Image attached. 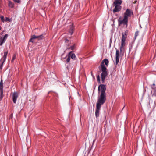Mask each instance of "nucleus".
<instances>
[{
  "instance_id": "obj_1",
  "label": "nucleus",
  "mask_w": 156,
  "mask_h": 156,
  "mask_svg": "<svg viewBox=\"0 0 156 156\" xmlns=\"http://www.w3.org/2000/svg\"><path fill=\"white\" fill-rule=\"evenodd\" d=\"M106 90L105 86L104 85L101 84L98 87V90L101 93V94L96 105L95 115L97 118L99 115V112L101 105L105 103L106 100V94L105 92Z\"/></svg>"
},
{
  "instance_id": "obj_2",
  "label": "nucleus",
  "mask_w": 156,
  "mask_h": 156,
  "mask_svg": "<svg viewBox=\"0 0 156 156\" xmlns=\"http://www.w3.org/2000/svg\"><path fill=\"white\" fill-rule=\"evenodd\" d=\"M131 14H133V12H131L129 9H127L124 13L123 19H121V18L120 17L118 20L119 26H120L121 24H123V25H126V27H127L128 26V17L131 16Z\"/></svg>"
},
{
  "instance_id": "obj_3",
  "label": "nucleus",
  "mask_w": 156,
  "mask_h": 156,
  "mask_svg": "<svg viewBox=\"0 0 156 156\" xmlns=\"http://www.w3.org/2000/svg\"><path fill=\"white\" fill-rule=\"evenodd\" d=\"M109 61L108 59L105 58L103 60L101 65V69L102 72L101 73V80L103 82H104L106 77L108 75L107 69L105 66L104 63L106 66H107L109 64Z\"/></svg>"
},
{
  "instance_id": "obj_4",
  "label": "nucleus",
  "mask_w": 156,
  "mask_h": 156,
  "mask_svg": "<svg viewBox=\"0 0 156 156\" xmlns=\"http://www.w3.org/2000/svg\"><path fill=\"white\" fill-rule=\"evenodd\" d=\"M126 38V36H125L123 34H122V37L121 40V46L120 48V52L122 54H123L124 51L125 50V40Z\"/></svg>"
},
{
  "instance_id": "obj_5",
  "label": "nucleus",
  "mask_w": 156,
  "mask_h": 156,
  "mask_svg": "<svg viewBox=\"0 0 156 156\" xmlns=\"http://www.w3.org/2000/svg\"><path fill=\"white\" fill-rule=\"evenodd\" d=\"M8 35V34H6L3 36H2L0 37V46L2 45L5 42Z\"/></svg>"
},
{
  "instance_id": "obj_6",
  "label": "nucleus",
  "mask_w": 156,
  "mask_h": 156,
  "mask_svg": "<svg viewBox=\"0 0 156 156\" xmlns=\"http://www.w3.org/2000/svg\"><path fill=\"white\" fill-rule=\"evenodd\" d=\"M115 7V8L113 10V12L115 14L117 12V0H115L113 3L111 7V8L112 7Z\"/></svg>"
},
{
  "instance_id": "obj_7",
  "label": "nucleus",
  "mask_w": 156,
  "mask_h": 156,
  "mask_svg": "<svg viewBox=\"0 0 156 156\" xmlns=\"http://www.w3.org/2000/svg\"><path fill=\"white\" fill-rule=\"evenodd\" d=\"M18 96V94L16 92H15L13 93L12 95V98L13 101L14 103H16V100Z\"/></svg>"
},
{
  "instance_id": "obj_8",
  "label": "nucleus",
  "mask_w": 156,
  "mask_h": 156,
  "mask_svg": "<svg viewBox=\"0 0 156 156\" xmlns=\"http://www.w3.org/2000/svg\"><path fill=\"white\" fill-rule=\"evenodd\" d=\"M33 38L35 39H37L38 40H40L44 38V36L43 34H41L38 36H36L35 35H33Z\"/></svg>"
},
{
  "instance_id": "obj_9",
  "label": "nucleus",
  "mask_w": 156,
  "mask_h": 156,
  "mask_svg": "<svg viewBox=\"0 0 156 156\" xmlns=\"http://www.w3.org/2000/svg\"><path fill=\"white\" fill-rule=\"evenodd\" d=\"M122 1L121 0H118V12L120 11L122 9V7L120 5L122 3Z\"/></svg>"
},
{
  "instance_id": "obj_10",
  "label": "nucleus",
  "mask_w": 156,
  "mask_h": 156,
  "mask_svg": "<svg viewBox=\"0 0 156 156\" xmlns=\"http://www.w3.org/2000/svg\"><path fill=\"white\" fill-rule=\"evenodd\" d=\"M112 58L113 60L114 59L115 60L116 64H117V50L116 51V54L115 55L112 56Z\"/></svg>"
},
{
  "instance_id": "obj_11",
  "label": "nucleus",
  "mask_w": 156,
  "mask_h": 156,
  "mask_svg": "<svg viewBox=\"0 0 156 156\" xmlns=\"http://www.w3.org/2000/svg\"><path fill=\"white\" fill-rule=\"evenodd\" d=\"M74 30V28L73 26V24L71 25L70 26V29L69 30V33L71 35H72L73 32V30Z\"/></svg>"
},
{
  "instance_id": "obj_12",
  "label": "nucleus",
  "mask_w": 156,
  "mask_h": 156,
  "mask_svg": "<svg viewBox=\"0 0 156 156\" xmlns=\"http://www.w3.org/2000/svg\"><path fill=\"white\" fill-rule=\"evenodd\" d=\"M8 54V52L6 51L4 52V55L3 56V61L4 62L6 59L7 55Z\"/></svg>"
},
{
  "instance_id": "obj_13",
  "label": "nucleus",
  "mask_w": 156,
  "mask_h": 156,
  "mask_svg": "<svg viewBox=\"0 0 156 156\" xmlns=\"http://www.w3.org/2000/svg\"><path fill=\"white\" fill-rule=\"evenodd\" d=\"M70 57H71V58L74 60H75L76 59V55L74 53L72 54V55L71 54L70 55Z\"/></svg>"
},
{
  "instance_id": "obj_14",
  "label": "nucleus",
  "mask_w": 156,
  "mask_h": 156,
  "mask_svg": "<svg viewBox=\"0 0 156 156\" xmlns=\"http://www.w3.org/2000/svg\"><path fill=\"white\" fill-rule=\"evenodd\" d=\"M72 52V51H70L69 53L68 57V58L66 59V62L67 63L69 62V61H70V55H71V54Z\"/></svg>"
},
{
  "instance_id": "obj_15",
  "label": "nucleus",
  "mask_w": 156,
  "mask_h": 156,
  "mask_svg": "<svg viewBox=\"0 0 156 156\" xmlns=\"http://www.w3.org/2000/svg\"><path fill=\"white\" fill-rule=\"evenodd\" d=\"M3 83H2V80H1L0 82V90H1L2 91V90H3Z\"/></svg>"
},
{
  "instance_id": "obj_16",
  "label": "nucleus",
  "mask_w": 156,
  "mask_h": 156,
  "mask_svg": "<svg viewBox=\"0 0 156 156\" xmlns=\"http://www.w3.org/2000/svg\"><path fill=\"white\" fill-rule=\"evenodd\" d=\"M139 31H137L136 32L134 36V39L135 40L137 36L139 35Z\"/></svg>"
},
{
  "instance_id": "obj_17",
  "label": "nucleus",
  "mask_w": 156,
  "mask_h": 156,
  "mask_svg": "<svg viewBox=\"0 0 156 156\" xmlns=\"http://www.w3.org/2000/svg\"><path fill=\"white\" fill-rule=\"evenodd\" d=\"M9 5L11 8H12L13 7V3L11 2H9Z\"/></svg>"
},
{
  "instance_id": "obj_18",
  "label": "nucleus",
  "mask_w": 156,
  "mask_h": 156,
  "mask_svg": "<svg viewBox=\"0 0 156 156\" xmlns=\"http://www.w3.org/2000/svg\"><path fill=\"white\" fill-rule=\"evenodd\" d=\"M16 58V55L15 54H14L13 56L12 57V58L11 60V62H13L14 60Z\"/></svg>"
},
{
  "instance_id": "obj_19",
  "label": "nucleus",
  "mask_w": 156,
  "mask_h": 156,
  "mask_svg": "<svg viewBox=\"0 0 156 156\" xmlns=\"http://www.w3.org/2000/svg\"><path fill=\"white\" fill-rule=\"evenodd\" d=\"M3 90H2V92L1 90H0V92H1L0 98L1 99L3 97Z\"/></svg>"
},
{
  "instance_id": "obj_20",
  "label": "nucleus",
  "mask_w": 156,
  "mask_h": 156,
  "mask_svg": "<svg viewBox=\"0 0 156 156\" xmlns=\"http://www.w3.org/2000/svg\"><path fill=\"white\" fill-rule=\"evenodd\" d=\"M5 21H8L9 22H11V20L10 19H9V18H8V17H6L5 18Z\"/></svg>"
},
{
  "instance_id": "obj_21",
  "label": "nucleus",
  "mask_w": 156,
  "mask_h": 156,
  "mask_svg": "<svg viewBox=\"0 0 156 156\" xmlns=\"http://www.w3.org/2000/svg\"><path fill=\"white\" fill-rule=\"evenodd\" d=\"M117 57H118V62H119V51L118 50V56H117Z\"/></svg>"
},
{
  "instance_id": "obj_22",
  "label": "nucleus",
  "mask_w": 156,
  "mask_h": 156,
  "mask_svg": "<svg viewBox=\"0 0 156 156\" xmlns=\"http://www.w3.org/2000/svg\"><path fill=\"white\" fill-rule=\"evenodd\" d=\"M34 39V38H33V36L32 35L31 36V39L29 41L30 42H33V40Z\"/></svg>"
},
{
  "instance_id": "obj_23",
  "label": "nucleus",
  "mask_w": 156,
  "mask_h": 156,
  "mask_svg": "<svg viewBox=\"0 0 156 156\" xmlns=\"http://www.w3.org/2000/svg\"><path fill=\"white\" fill-rule=\"evenodd\" d=\"M75 48V45L74 44L71 47L70 49L72 50H73Z\"/></svg>"
},
{
  "instance_id": "obj_24",
  "label": "nucleus",
  "mask_w": 156,
  "mask_h": 156,
  "mask_svg": "<svg viewBox=\"0 0 156 156\" xmlns=\"http://www.w3.org/2000/svg\"><path fill=\"white\" fill-rule=\"evenodd\" d=\"M13 1L15 2H16L18 3H20V0H13Z\"/></svg>"
},
{
  "instance_id": "obj_25",
  "label": "nucleus",
  "mask_w": 156,
  "mask_h": 156,
  "mask_svg": "<svg viewBox=\"0 0 156 156\" xmlns=\"http://www.w3.org/2000/svg\"><path fill=\"white\" fill-rule=\"evenodd\" d=\"M4 62H2V64H1V66H0V68L1 69H2L3 65V64Z\"/></svg>"
},
{
  "instance_id": "obj_26",
  "label": "nucleus",
  "mask_w": 156,
  "mask_h": 156,
  "mask_svg": "<svg viewBox=\"0 0 156 156\" xmlns=\"http://www.w3.org/2000/svg\"><path fill=\"white\" fill-rule=\"evenodd\" d=\"M1 19L2 21V22H4V17L3 16H2V17H1Z\"/></svg>"
},
{
  "instance_id": "obj_27",
  "label": "nucleus",
  "mask_w": 156,
  "mask_h": 156,
  "mask_svg": "<svg viewBox=\"0 0 156 156\" xmlns=\"http://www.w3.org/2000/svg\"><path fill=\"white\" fill-rule=\"evenodd\" d=\"M97 80H98V81L99 82H100V77H99V76H98L97 77Z\"/></svg>"
},
{
  "instance_id": "obj_28",
  "label": "nucleus",
  "mask_w": 156,
  "mask_h": 156,
  "mask_svg": "<svg viewBox=\"0 0 156 156\" xmlns=\"http://www.w3.org/2000/svg\"><path fill=\"white\" fill-rule=\"evenodd\" d=\"M12 115H11L10 116V118H11V119H12Z\"/></svg>"
},
{
  "instance_id": "obj_29",
  "label": "nucleus",
  "mask_w": 156,
  "mask_h": 156,
  "mask_svg": "<svg viewBox=\"0 0 156 156\" xmlns=\"http://www.w3.org/2000/svg\"><path fill=\"white\" fill-rule=\"evenodd\" d=\"M68 41V40L67 39H65V42H66V41Z\"/></svg>"
},
{
  "instance_id": "obj_30",
  "label": "nucleus",
  "mask_w": 156,
  "mask_h": 156,
  "mask_svg": "<svg viewBox=\"0 0 156 156\" xmlns=\"http://www.w3.org/2000/svg\"><path fill=\"white\" fill-rule=\"evenodd\" d=\"M4 31H2V33L1 34L2 35L3 34V32H4Z\"/></svg>"
},
{
  "instance_id": "obj_31",
  "label": "nucleus",
  "mask_w": 156,
  "mask_h": 156,
  "mask_svg": "<svg viewBox=\"0 0 156 156\" xmlns=\"http://www.w3.org/2000/svg\"><path fill=\"white\" fill-rule=\"evenodd\" d=\"M152 86H155V84L154 83H153V84H152Z\"/></svg>"
},
{
  "instance_id": "obj_32",
  "label": "nucleus",
  "mask_w": 156,
  "mask_h": 156,
  "mask_svg": "<svg viewBox=\"0 0 156 156\" xmlns=\"http://www.w3.org/2000/svg\"><path fill=\"white\" fill-rule=\"evenodd\" d=\"M1 27L0 26V30H1Z\"/></svg>"
},
{
  "instance_id": "obj_33",
  "label": "nucleus",
  "mask_w": 156,
  "mask_h": 156,
  "mask_svg": "<svg viewBox=\"0 0 156 156\" xmlns=\"http://www.w3.org/2000/svg\"><path fill=\"white\" fill-rule=\"evenodd\" d=\"M68 49H70V48H68Z\"/></svg>"
}]
</instances>
